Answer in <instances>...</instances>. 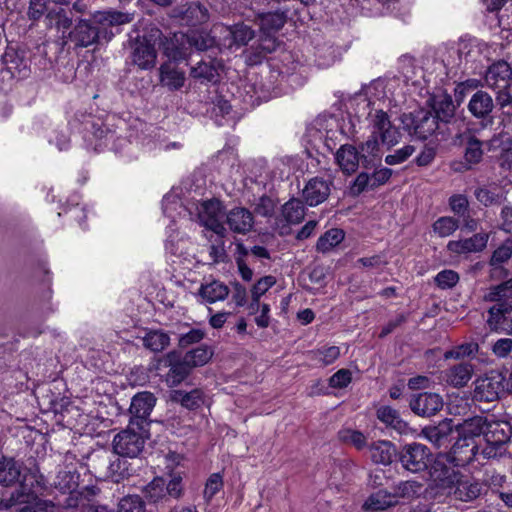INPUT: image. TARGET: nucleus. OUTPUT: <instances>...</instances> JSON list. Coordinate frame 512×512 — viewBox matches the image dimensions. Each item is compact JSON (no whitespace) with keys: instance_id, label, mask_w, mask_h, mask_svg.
I'll use <instances>...</instances> for the list:
<instances>
[{"instance_id":"obj_26","label":"nucleus","mask_w":512,"mask_h":512,"mask_svg":"<svg viewBox=\"0 0 512 512\" xmlns=\"http://www.w3.org/2000/svg\"><path fill=\"white\" fill-rule=\"evenodd\" d=\"M335 161L342 170L343 173L351 175L355 173L361 162L357 148L351 144L341 145L335 153Z\"/></svg>"},{"instance_id":"obj_31","label":"nucleus","mask_w":512,"mask_h":512,"mask_svg":"<svg viewBox=\"0 0 512 512\" xmlns=\"http://www.w3.org/2000/svg\"><path fill=\"white\" fill-rule=\"evenodd\" d=\"M278 46L279 41L273 34L262 32L257 44L249 50L248 61L252 64L259 63L267 54L274 52Z\"/></svg>"},{"instance_id":"obj_3","label":"nucleus","mask_w":512,"mask_h":512,"mask_svg":"<svg viewBox=\"0 0 512 512\" xmlns=\"http://www.w3.org/2000/svg\"><path fill=\"white\" fill-rule=\"evenodd\" d=\"M143 494L149 503L158 508H171L172 503L184 494L182 478L174 476L167 481L156 477L144 488Z\"/></svg>"},{"instance_id":"obj_9","label":"nucleus","mask_w":512,"mask_h":512,"mask_svg":"<svg viewBox=\"0 0 512 512\" xmlns=\"http://www.w3.org/2000/svg\"><path fill=\"white\" fill-rule=\"evenodd\" d=\"M134 427L129 424L114 437L113 448L117 455L134 458L144 449L146 431L136 432Z\"/></svg>"},{"instance_id":"obj_12","label":"nucleus","mask_w":512,"mask_h":512,"mask_svg":"<svg viewBox=\"0 0 512 512\" xmlns=\"http://www.w3.org/2000/svg\"><path fill=\"white\" fill-rule=\"evenodd\" d=\"M212 31L214 34H219L222 44L227 48L247 45L255 36L251 27L243 23H238L232 26L224 24L215 25Z\"/></svg>"},{"instance_id":"obj_60","label":"nucleus","mask_w":512,"mask_h":512,"mask_svg":"<svg viewBox=\"0 0 512 512\" xmlns=\"http://www.w3.org/2000/svg\"><path fill=\"white\" fill-rule=\"evenodd\" d=\"M51 0H29V6L27 9V17L31 21H38L48 10V5Z\"/></svg>"},{"instance_id":"obj_43","label":"nucleus","mask_w":512,"mask_h":512,"mask_svg":"<svg viewBox=\"0 0 512 512\" xmlns=\"http://www.w3.org/2000/svg\"><path fill=\"white\" fill-rule=\"evenodd\" d=\"M396 447L390 441H379L371 448V458L373 462L388 465L397 454Z\"/></svg>"},{"instance_id":"obj_8","label":"nucleus","mask_w":512,"mask_h":512,"mask_svg":"<svg viewBox=\"0 0 512 512\" xmlns=\"http://www.w3.org/2000/svg\"><path fill=\"white\" fill-rule=\"evenodd\" d=\"M156 397L153 393L143 391L132 397L129 407L130 426H135L139 431H147L150 424V414L156 404Z\"/></svg>"},{"instance_id":"obj_13","label":"nucleus","mask_w":512,"mask_h":512,"mask_svg":"<svg viewBox=\"0 0 512 512\" xmlns=\"http://www.w3.org/2000/svg\"><path fill=\"white\" fill-rule=\"evenodd\" d=\"M222 60L205 57L190 67L189 75L201 84H216L221 79Z\"/></svg>"},{"instance_id":"obj_1","label":"nucleus","mask_w":512,"mask_h":512,"mask_svg":"<svg viewBox=\"0 0 512 512\" xmlns=\"http://www.w3.org/2000/svg\"><path fill=\"white\" fill-rule=\"evenodd\" d=\"M42 478L25 475L19 487L8 497L0 499V508L9 509L19 506L17 512H53V505L39 498L42 493Z\"/></svg>"},{"instance_id":"obj_27","label":"nucleus","mask_w":512,"mask_h":512,"mask_svg":"<svg viewBox=\"0 0 512 512\" xmlns=\"http://www.w3.org/2000/svg\"><path fill=\"white\" fill-rule=\"evenodd\" d=\"M456 107L451 95L447 93H440L432 98L433 115L438 122L449 123L455 116Z\"/></svg>"},{"instance_id":"obj_57","label":"nucleus","mask_w":512,"mask_h":512,"mask_svg":"<svg viewBox=\"0 0 512 512\" xmlns=\"http://www.w3.org/2000/svg\"><path fill=\"white\" fill-rule=\"evenodd\" d=\"M187 36L189 39L188 49L195 47L197 50L204 51L214 44L213 38L202 32L192 31Z\"/></svg>"},{"instance_id":"obj_11","label":"nucleus","mask_w":512,"mask_h":512,"mask_svg":"<svg viewBox=\"0 0 512 512\" xmlns=\"http://www.w3.org/2000/svg\"><path fill=\"white\" fill-rule=\"evenodd\" d=\"M97 24L93 21L92 16L89 19L79 18L67 33L64 44L73 43L75 48H86L97 44L100 36Z\"/></svg>"},{"instance_id":"obj_32","label":"nucleus","mask_w":512,"mask_h":512,"mask_svg":"<svg viewBox=\"0 0 512 512\" xmlns=\"http://www.w3.org/2000/svg\"><path fill=\"white\" fill-rule=\"evenodd\" d=\"M483 301L512 308V277L498 285L491 286L484 294Z\"/></svg>"},{"instance_id":"obj_2","label":"nucleus","mask_w":512,"mask_h":512,"mask_svg":"<svg viewBox=\"0 0 512 512\" xmlns=\"http://www.w3.org/2000/svg\"><path fill=\"white\" fill-rule=\"evenodd\" d=\"M161 39V30L152 26L142 36L131 38L128 41L130 63L140 70H151L157 63L155 46Z\"/></svg>"},{"instance_id":"obj_19","label":"nucleus","mask_w":512,"mask_h":512,"mask_svg":"<svg viewBox=\"0 0 512 512\" xmlns=\"http://www.w3.org/2000/svg\"><path fill=\"white\" fill-rule=\"evenodd\" d=\"M163 362L165 366L169 367L165 381L170 387L179 385L188 377L192 370L185 358L181 357L177 351H171L166 354Z\"/></svg>"},{"instance_id":"obj_63","label":"nucleus","mask_w":512,"mask_h":512,"mask_svg":"<svg viewBox=\"0 0 512 512\" xmlns=\"http://www.w3.org/2000/svg\"><path fill=\"white\" fill-rule=\"evenodd\" d=\"M496 93V105L505 115H512V90L510 88H498Z\"/></svg>"},{"instance_id":"obj_6","label":"nucleus","mask_w":512,"mask_h":512,"mask_svg":"<svg viewBox=\"0 0 512 512\" xmlns=\"http://www.w3.org/2000/svg\"><path fill=\"white\" fill-rule=\"evenodd\" d=\"M506 377L503 373L492 370L474 381L473 401L493 402L505 392Z\"/></svg>"},{"instance_id":"obj_21","label":"nucleus","mask_w":512,"mask_h":512,"mask_svg":"<svg viewBox=\"0 0 512 512\" xmlns=\"http://www.w3.org/2000/svg\"><path fill=\"white\" fill-rule=\"evenodd\" d=\"M488 240L489 233L481 231L469 238L449 241L447 249L457 255L479 253L487 247Z\"/></svg>"},{"instance_id":"obj_45","label":"nucleus","mask_w":512,"mask_h":512,"mask_svg":"<svg viewBox=\"0 0 512 512\" xmlns=\"http://www.w3.org/2000/svg\"><path fill=\"white\" fill-rule=\"evenodd\" d=\"M281 215L288 224H298L305 217V207L301 200L291 199L282 206Z\"/></svg>"},{"instance_id":"obj_37","label":"nucleus","mask_w":512,"mask_h":512,"mask_svg":"<svg viewBox=\"0 0 512 512\" xmlns=\"http://www.w3.org/2000/svg\"><path fill=\"white\" fill-rule=\"evenodd\" d=\"M21 465L12 457L0 458V484L10 486L18 481Z\"/></svg>"},{"instance_id":"obj_55","label":"nucleus","mask_w":512,"mask_h":512,"mask_svg":"<svg viewBox=\"0 0 512 512\" xmlns=\"http://www.w3.org/2000/svg\"><path fill=\"white\" fill-rule=\"evenodd\" d=\"M482 142L474 136L469 137L465 148V160L470 164H477L483 157Z\"/></svg>"},{"instance_id":"obj_50","label":"nucleus","mask_w":512,"mask_h":512,"mask_svg":"<svg viewBox=\"0 0 512 512\" xmlns=\"http://www.w3.org/2000/svg\"><path fill=\"white\" fill-rule=\"evenodd\" d=\"M213 351L207 345H201L191 351H188L183 357L193 369L205 365L212 357Z\"/></svg>"},{"instance_id":"obj_25","label":"nucleus","mask_w":512,"mask_h":512,"mask_svg":"<svg viewBox=\"0 0 512 512\" xmlns=\"http://www.w3.org/2000/svg\"><path fill=\"white\" fill-rule=\"evenodd\" d=\"M512 257V238L505 239L502 244L497 247L489 260L491 266L490 277L492 279L505 277L508 274L502 265Z\"/></svg>"},{"instance_id":"obj_54","label":"nucleus","mask_w":512,"mask_h":512,"mask_svg":"<svg viewBox=\"0 0 512 512\" xmlns=\"http://www.w3.org/2000/svg\"><path fill=\"white\" fill-rule=\"evenodd\" d=\"M371 175L361 172L357 175L349 187V193L353 197H357L367 190H373Z\"/></svg>"},{"instance_id":"obj_52","label":"nucleus","mask_w":512,"mask_h":512,"mask_svg":"<svg viewBox=\"0 0 512 512\" xmlns=\"http://www.w3.org/2000/svg\"><path fill=\"white\" fill-rule=\"evenodd\" d=\"M311 359L323 366L334 363L340 356V349L337 346L322 347L310 352Z\"/></svg>"},{"instance_id":"obj_15","label":"nucleus","mask_w":512,"mask_h":512,"mask_svg":"<svg viewBox=\"0 0 512 512\" xmlns=\"http://www.w3.org/2000/svg\"><path fill=\"white\" fill-rule=\"evenodd\" d=\"M188 44V36L182 32L164 34L161 31V39L157 42L163 54L173 61H180L186 58L188 55Z\"/></svg>"},{"instance_id":"obj_53","label":"nucleus","mask_w":512,"mask_h":512,"mask_svg":"<svg viewBox=\"0 0 512 512\" xmlns=\"http://www.w3.org/2000/svg\"><path fill=\"white\" fill-rule=\"evenodd\" d=\"M459 228V220L450 216L438 218L432 225L434 233L439 237H448Z\"/></svg>"},{"instance_id":"obj_40","label":"nucleus","mask_w":512,"mask_h":512,"mask_svg":"<svg viewBox=\"0 0 512 512\" xmlns=\"http://www.w3.org/2000/svg\"><path fill=\"white\" fill-rule=\"evenodd\" d=\"M496 147L500 148V152L497 156L499 166L502 169L510 170L512 168V137H507L505 140L494 137L489 142V150Z\"/></svg>"},{"instance_id":"obj_46","label":"nucleus","mask_w":512,"mask_h":512,"mask_svg":"<svg viewBox=\"0 0 512 512\" xmlns=\"http://www.w3.org/2000/svg\"><path fill=\"white\" fill-rule=\"evenodd\" d=\"M422 483L415 480L400 481L393 487V499H413L420 495Z\"/></svg>"},{"instance_id":"obj_16","label":"nucleus","mask_w":512,"mask_h":512,"mask_svg":"<svg viewBox=\"0 0 512 512\" xmlns=\"http://www.w3.org/2000/svg\"><path fill=\"white\" fill-rule=\"evenodd\" d=\"M443 398L438 393L421 392L411 395L409 407L417 416L431 417L442 410Z\"/></svg>"},{"instance_id":"obj_56","label":"nucleus","mask_w":512,"mask_h":512,"mask_svg":"<svg viewBox=\"0 0 512 512\" xmlns=\"http://www.w3.org/2000/svg\"><path fill=\"white\" fill-rule=\"evenodd\" d=\"M118 512H145V505L138 495H129L121 499Z\"/></svg>"},{"instance_id":"obj_61","label":"nucleus","mask_w":512,"mask_h":512,"mask_svg":"<svg viewBox=\"0 0 512 512\" xmlns=\"http://www.w3.org/2000/svg\"><path fill=\"white\" fill-rule=\"evenodd\" d=\"M435 282L440 289H451L459 282V274L454 270L445 269L435 276Z\"/></svg>"},{"instance_id":"obj_28","label":"nucleus","mask_w":512,"mask_h":512,"mask_svg":"<svg viewBox=\"0 0 512 512\" xmlns=\"http://www.w3.org/2000/svg\"><path fill=\"white\" fill-rule=\"evenodd\" d=\"M474 373V366L469 362H461L449 367L445 371V380L455 388L467 385Z\"/></svg>"},{"instance_id":"obj_47","label":"nucleus","mask_w":512,"mask_h":512,"mask_svg":"<svg viewBox=\"0 0 512 512\" xmlns=\"http://www.w3.org/2000/svg\"><path fill=\"white\" fill-rule=\"evenodd\" d=\"M512 312V308L506 307V305L494 304L488 309V318L486 323L490 330L498 331L503 328V324L507 320L508 315Z\"/></svg>"},{"instance_id":"obj_24","label":"nucleus","mask_w":512,"mask_h":512,"mask_svg":"<svg viewBox=\"0 0 512 512\" xmlns=\"http://www.w3.org/2000/svg\"><path fill=\"white\" fill-rule=\"evenodd\" d=\"M357 148L361 167L364 169H373L381 163V150L378 137L371 134L366 141L361 142Z\"/></svg>"},{"instance_id":"obj_51","label":"nucleus","mask_w":512,"mask_h":512,"mask_svg":"<svg viewBox=\"0 0 512 512\" xmlns=\"http://www.w3.org/2000/svg\"><path fill=\"white\" fill-rule=\"evenodd\" d=\"M286 22L284 13H267L260 17V29L263 33L273 34L280 30Z\"/></svg>"},{"instance_id":"obj_33","label":"nucleus","mask_w":512,"mask_h":512,"mask_svg":"<svg viewBox=\"0 0 512 512\" xmlns=\"http://www.w3.org/2000/svg\"><path fill=\"white\" fill-rule=\"evenodd\" d=\"M494 106L491 95L486 91L478 90L471 97L468 103V110L474 117L484 119L490 115Z\"/></svg>"},{"instance_id":"obj_20","label":"nucleus","mask_w":512,"mask_h":512,"mask_svg":"<svg viewBox=\"0 0 512 512\" xmlns=\"http://www.w3.org/2000/svg\"><path fill=\"white\" fill-rule=\"evenodd\" d=\"M173 17L180 19L188 26H197L209 20V11L199 2H190L173 9Z\"/></svg>"},{"instance_id":"obj_49","label":"nucleus","mask_w":512,"mask_h":512,"mask_svg":"<svg viewBox=\"0 0 512 512\" xmlns=\"http://www.w3.org/2000/svg\"><path fill=\"white\" fill-rule=\"evenodd\" d=\"M170 344V337L162 331H150L143 338V345L153 352H161Z\"/></svg>"},{"instance_id":"obj_41","label":"nucleus","mask_w":512,"mask_h":512,"mask_svg":"<svg viewBox=\"0 0 512 512\" xmlns=\"http://www.w3.org/2000/svg\"><path fill=\"white\" fill-rule=\"evenodd\" d=\"M489 420L481 416H475L466 419L459 427V436L462 438H472L477 441L481 434L484 435Z\"/></svg>"},{"instance_id":"obj_23","label":"nucleus","mask_w":512,"mask_h":512,"mask_svg":"<svg viewBox=\"0 0 512 512\" xmlns=\"http://www.w3.org/2000/svg\"><path fill=\"white\" fill-rule=\"evenodd\" d=\"M225 223L232 232L245 235L253 229L254 216L244 207H235L226 213Z\"/></svg>"},{"instance_id":"obj_17","label":"nucleus","mask_w":512,"mask_h":512,"mask_svg":"<svg viewBox=\"0 0 512 512\" xmlns=\"http://www.w3.org/2000/svg\"><path fill=\"white\" fill-rule=\"evenodd\" d=\"M478 455H480L478 441L459 436L448 452L447 460L455 466H466L477 459Z\"/></svg>"},{"instance_id":"obj_4","label":"nucleus","mask_w":512,"mask_h":512,"mask_svg":"<svg viewBox=\"0 0 512 512\" xmlns=\"http://www.w3.org/2000/svg\"><path fill=\"white\" fill-rule=\"evenodd\" d=\"M512 437V427L504 420H490L486 426L485 448L481 451L484 459L498 458L507 452V444Z\"/></svg>"},{"instance_id":"obj_39","label":"nucleus","mask_w":512,"mask_h":512,"mask_svg":"<svg viewBox=\"0 0 512 512\" xmlns=\"http://www.w3.org/2000/svg\"><path fill=\"white\" fill-rule=\"evenodd\" d=\"M397 504L391 492L379 490L371 494L364 502L362 508L365 511H382Z\"/></svg>"},{"instance_id":"obj_14","label":"nucleus","mask_w":512,"mask_h":512,"mask_svg":"<svg viewBox=\"0 0 512 512\" xmlns=\"http://www.w3.org/2000/svg\"><path fill=\"white\" fill-rule=\"evenodd\" d=\"M451 483L454 485L453 497L462 502H472L486 492V485L472 477L454 473Z\"/></svg>"},{"instance_id":"obj_7","label":"nucleus","mask_w":512,"mask_h":512,"mask_svg":"<svg viewBox=\"0 0 512 512\" xmlns=\"http://www.w3.org/2000/svg\"><path fill=\"white\" fill-rule=\"evenodd\" d=\"M400 121L409 134H413L420 139H427L439 128L438 120L433 113L424 109L403 113Z\"/></svg>"},{"instance_id":"obj_42","label":"nucleus","mask_w":512,"mask_h":512,"mask_svg":"<svg viewBox=\"0 0 512 512\" xmlns=\"http://www.w3.org/2000/svg\"><path fill=\"white\" fill-rule=\"evenodd\" d=\"M377 418L387 427H391L399 433L407 429V423L401 419L399 412L390 406L378 408Z\"/></svg>"},{"instance_id":"obj_64","label":"nucleus","mask_w":512,"mask_h":512,"mask_svg":"<svg viewBox=\"0 0 512 512\" xmlns=\"http://www.w3.org/2000/svg\"><path fill=\"white\" fill-rule=\"evenodd\" d=\"M492 353L498 358H507L512 353V339L499 338L491 346Z\"/></svg>"},{"instance_id":"obj_59","label":"nucleus","mask_w":512,"mask_h":512,"mask_svg":"<svg viewBox=\"0 0 512 512\" xmlns=\"http://www.w3.org/2000/svg\"><path fill=\"white\" fill-rule=\"evenodd\" d=\"M276 201L267 195H262L254 204V212L262 217H272L275 213Z\"/></svg>"},{"instance_id":"obj_44","label":"nucleus","mask_w":512,"mask_h":512,"mask_svg":"<svg viewBox=\"0 0 512 512\" xmlns=\"http://www.w3.org/2000/svg\"><path fill=\"white\" fill-rule=\"evenodd\" d=\"M114 458L115 459L112 460L110 454L104 451L100 460L107 467L106 477H111L113 481L119 482L120 479L128 475L126 472V461L120 459L118 456H114Z\"/></svg>"},{"instance_id":"obj_29","label":"nucleus","mask_w":512,"mask_h":512,"mask_svg":"<svg viewBox=\"0 0 512 512\" xmlns=\"http://www.w3.org/2000/svg\"><path fill=\"white\" fill-rule=\"evenodd\" d=\"M453 431L451 419H445L434 426H426L422 429L423 436L436 447L444 446Z\"/></svg>"},{"instance_id":"obj_22","label":"nucleus","mask_w":512,"mask_h":512,"mask_svg":"<svg viewBox=\"0 0 512 512\" xmlns=\"http://www.w3.org/2000/svg\"><path fill=\"white\" fill-rule=\"evenodd\" d=\"M512 68L506 61H497L489 66L485 73V84L490 89L510 88Z\"/></svg>"},{"instance_id":"obj_58","label":"nucleus","mask_w":512,"mask_h":512,"mask_svg":"<svg viewBox=\"0 0 512 512\" xmlns=\"http://www.w3.org/2000/svg\"><path fill=\"white\" fill-rule=\"evenodd\" d=\"M476 199L484 206H492L501 203V195L487 187H478L474 191Z\"/></svg>"},{"instance_id":"obj_18","label":"nucleus","mask_w":512,"mask_h":512,"mask_svg":"<svg viewBox=\"0 0 512 512\" xmlns=\"http://www.w3.org/2000/svg\"><path fill=\"white\" fill-rule=\"evenodd\" d=\"M332 186V179L319 176L311 178L302 191L305 203L313 207L325 202L331 193Z\"/></svg>"},{"instance_id":"obj_30","label":"nucleus","mask_w":512,"mask_h":512,"mask_svg":"<svg viewBox=\"0 0 512 512\" xmlns=\"http://www.w3.org/2000/svg\"><path fill=\"white\" fill-rule=\"evenodd\" d=\"M160 82L171 91H176L184 86L185 72L174 66L171 62L163 63L159 68Z\"/></svg>"},{"instance_id":"obj_35","label":"nucleus","mask_w":512,"mask_h":512,"mask_svg":"<svg viewBox=\"0 0 512 512\" xmlns=\"http://www.w3.org/2000/svg\"><path fill=\"white\" fill-rule=\"evenodd\" d=\"M170 399L188 410H196L204 404V393L201 389H193L190 392L173 390Z\"/></svg>"},{"instance_id":"obj_10","label":"nucleus","mask_w":512,"mask_h":512,"mask_svg":"<svg viewBox=\"0 0 512 512\" xmlns=\"http://www.w3.org/2000/svg\"><path fill=\"white\" fill-rule=\"evenodd\" d=\"M224 216L226 217L224 206L218 199L204 201L198 213L201 224L220 238H224L227 235V229L223 222Z\"/></svg>"},{"instance_id":"obj_38","label":"nucleus","mask_w":512,"mask_h":512,"mask_svg":"<svg viewBox=\"0 0 512 512\" xmlns=\"http://www.w3.org/2000/svg\"><path fill=\"white\" fill-rule=\"evenodd\" d=\"M229 292L228 286L218 280L202 284L199 289V295L208 303L225 300Z\"/></svg>"},{"instance_id":"obj_62","label":"nucleus","mask_w":512,"mask_h":512,"mask_svg":"<svg viewBox=\"0 0 512 512\" xmlns=\"http://www.w3.org/2000/svg\"><path fill=\"white\" fill-rule=\"evenodd\" d=\"M223 488V478L219 473H213L206 481L203 496L209 502Z\"/></svg>"},{"instance_id":"obj_5","label":"nucleus","mask_w":512,"mask_h":512,"mask_svg":"<svg viewBox=\"0 0 512 512\" xmlns=\"http://www.w3.org/2000/svg\"><path fill=\"white\" fill-rule=\"evenodd\" d=\"M401 467L407 472L420 474L428 470L433 454L430 449L421 443L405 444L397 453Z\"/></svg>"},{"instance_id":"obj_36","label":"nucleus","mask_w":512,"mask_h":512,"mask_svg":"<svg viewBox=\"0 0 512 512\" xmlns=\"http://www.w3.org/2000/svg\"><path fill=\"white\" fill-rule=\"evenodd\" d=\"M92 19L99 25L117 26L132 22L134 14L116 10L95 11Z\"/></svg>"},{"instance_id":"obj_34","label":"nucleus","mask_w":512,"mask_h":512,"mask_svg":"<svg viewBox=\"0 0 512 512\" xmlns=\"http://www.w3.org/2000/svg\"><path fill=\"white\" fill-rule=\"evenodd\" d=\"M46 20L50 27H54L61 33L63 43L67 38V33L73 27V19L64 8L50 9L46 13Z\"/></svg>"},{"instance_id":"obj_48","label":"nucleus","mask_w":512,"mask_h":512,"mask_svg":"<svg viewBox=\"0 0 512 512\" xmlns=\"http://www.w3.org/2000/svg\"><path fill=\"white\" fill-rule=\"evenodd\" d=\"M345 234L341 229L333 228L326 231L316 243L319 252L326 253L344 240Z\"/></svg>"}]
</instances>
